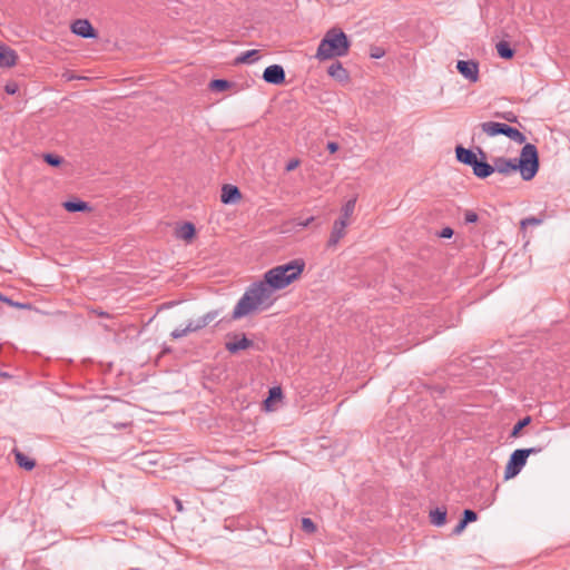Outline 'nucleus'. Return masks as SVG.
Listing matches in <instances>:
<instances>
[{
  "label": "nucleus",
  "mask_w": 570,
  "mask_h": 570,
  "mask_svg": "<svg viewBox=\"0 0 570 570\" xmlns=\"http://www.w3.org/2000/svg\"><path fill=\"white\" fill-rule=\"evenodd\" d=\"M71 31L81 38L85 39H95L97 38V31L94 29L89 20L87 19H77L71 23Z\"/></svg>",
  "instance_id": "7"
},
{
  "label": "nucleus",
  "mask_w": 570,
  "mask_h": 570,
  "mask_svg": "<svg viewBox=\"0 0 570 570\" xmlns=\"http://www.w3.org/2000/svg\"><path fill=\"white\" fill-rule=\"evenodd\" d=\"M188 327H190V333H193V332H197V331H199V330H202V328H204L206 326H205L202 317H198L196 320L189 321L188 322Z\"/></svg>",
  "instance_id": "29"
},
{
  "label": "nucleus",
  "mask_w": 570,
  "mask_h": 570,
  "mask_svg": "<svg viewBox=\"0 0 570 570\" xmlns=\"http://www.w3.org/2000/svg\"><path fill=\"white\" fill-rule=\"evenodd\" d=\"M464 219H465V223L472 224L478 220V215H476V213H474L472 210H466L464 214Z\"/></svg>",
  "instance_id": "35"
},
{
  "label": "nucleus",
  "mask_w": 570,
  "mask_h": 570,
  "mask_svg": "<svg viewBox=\"0 0 570 570\" xmlns=\"http://www.w3.org/2000/svg\"><path fill=\"white\" fill-rule=\"evenodd\" d=\"M541 222H542L541 219L535 218V217H527L521 220V226L522 227H527L529 225L535 226V225H540Z\"/></svg>",
  "instance_id": "33"
},
{
  "label": "nucleus",
  "mask_w": 570,
  "mask_h": 570,
  "mask_svg": "<svg viewBox=\"0 0 570 570\" xmlns=\"http://www.w3.org/2000/svg\"><path fill=\"white\" fill-rule=\"evenodd\" d=\"M440 237L442 238H450L453 236V229L450 228V227H445L441 230V233L439 234Z\"/></svg>",
  "instance_id": "39"
},
{
  "label": "nucleus",
  "mask_w": 570,
  "mask_h": 570,
  "mask_svg": "<svg viewBox=\"0 0 570 570\" xmlns=\"http://www.w3.org/2000/svg\"><path fill=\"white\" fill-rule=\"evenodd\" d=\"M302 528L306 532H314L316 530L314 522L309 518H303Z\"/></svg>",
  "instance_id": "32"
},
{
  "label": "nucleus",
  "mask_w": 570,
  "mask_h": 570,
  "mask_svg": "<svg viewBox=\"0 0 570 570\" xmlns=\"http://www.w3.org/2000/svg\"><path fill=\"white\" fill-rule=\"evenodd\" d=\"M63 208L69 213H79L90 210V206L87 202L80 199L67 200L62 204Z\"/></svg>",
  "instance_id": "16"
},
{
  "label": "nucleus",
  "mask_w": 570,
  "mask_h": 570,
  "mask_svg": "<svg viewBox=\"0 0 570 570\" xmlns=\"http://www.w3.org/2000/svg\"><path fill=\"white\" fill-rule=\"evenodd\" d=\"M4 90L9 95H14L18 91V85L14 82L7 83Z\"/></svg>",
  "instance_id": "36"
},
{
  "label": "nucleus",
  "mask_w": 570,
  "mask_h": 570,
  "mask_svg": "<svg viewBox=\"0 0 570 570\" xmlns=\"http://www.w3.org/2000/svg\"><path fill=\"white\" fill-rule=\"evenodd\" d=\"M327 73L338 81H346L348 79V72L340 61L333 62L328 67Z\"/></svg>",
  "instance_id": "15"
},
{
  "label": "nucleus",
  "mask_w": 570,
  "mask_h": 570,
  "mask_svg": "<svg viewBox=\"0 0 570 570\" xmlns=\"http://www.w3.org/2000/svg\"><path fill=\"white\" fill-rule=\"evenodd\" d=\"M493 167L494 171L503 175L519 170L523 180H531L540 167L538 149L532 144H525L519 158L497 157L493 159Z\"/></svg>",
  "instance_id": "2"
},
{
  "label": "nucleus",
  "mask_w": 570,
  "mask_h": 570,
  "mask_svg": "<svg viewBox=\"0 0 570 570\" xmlns=\"http://www.w3.org/2000/svg\"><path fill=\"white\" fill-rule=\"evenodd\" d=\"M431 522L436 527H442L446 521V510L436 508L430 512Z\"/></svg>",
  "instance_id": "19"
},
{
  "label": "nucleus",
  "mask_w": 570,
  "mask_h": 570,
  "mask_svg": "<svg viewBox=\"0 0 570 570\" xmlns=\"http://www.w3.org/2000/svg\"><path fill=\"white\" fill-rule=\"evenodd\" d=\"M299 166V160L294 158V159H291L287 165H286V170L287 171H292L294 170L295 168H297Z\"/></svg>",
  "instance_id": "38"
},
{
  "label": "nucleus",
  "mask_w": 570,
  "mask_h": 570,
  "mask_svg": "<svg viewBox=\"0 0 570 570\" xmlns=\"http://www.w3.org/2000/svg\"><path fill=\"white\" fill-rule=\"evenodd\" d=\"M259 58V51L256 49H252L248 51H245L236 57L235 63H252L256 61Z\"/></svg>",
  "instance_id": "17"
},
{
  "label": "nucleus",
  "mask_w": 570,
  "mask_h": 570,
  "mask_svg": "<svg viewBox=\"0 0 570 570\" xmlns=\"http://www.w3.org/2000/svg\"><path fill=\"white\" fill-rule=\"evenodd\" d=\"M190 333V327H188V324L186 325V327L184 328H175L171 333H170V336L174 338V340H178V338H181L186 335H188Z\"/></svg>",
  "instance_id": "28"
},
{
  "label": "nucleus",
  "mask_w": 570,
  "mask_h": 570,
  "mask_svg": "<svg viewBox=\"0 0 570 570\" xmlns=\"http://www.w3.org/2000/svg\"><path fill=\"white\" fill-rule=\"evenodd\" d=\"M507 124L504 122H495V121H487L480 125L482 131L490 137H494L498 135H504L507 129Z\"/></svg>",
  "instance_id": "12"
},
{
  "label": "nucleus",
  "mask_w": 570,
  "mask_h": 570,
  "mask_svg": "<svg viewBox=\"0 0 570 570\" xmlns=\"http://www.w3.org/2000/svg\"><path fill=\"white\" fill-rule=\"evenodd\" d=\"M220 314L219 309H213L206 313L205 315L200 316L205 326L209 325L212 322H214Z\"/></svg>",
  "instance_id": "27"
},
{
  "label": "nucleus",
  "mask_w": 570,
  "mask_h": 570,
  "mask_svg": "<svg viewBox=\"0 0 570 570\" xmlns=\"http://www.w3.org/2000/svg\"><path fill=\"white\" fill-rule=\"evenodd\" d=\"M497 51H498V55L502 58V59H512L515 51L514 49L510 46V43L508 41H500L497 43Z\"/></svg>",
  "instance_id": "18"
},
{
  "label": "nucleus",
  "mask_w": 570,
  "mask_h": 570,
  "mask_svg": "<svg viewBox=\"0 0 570 570\" xmlns=\"http://www.w3.org/2000/svg\"><path fill=\"white\" fill-rule=\"evenodd\" d=\"M472 169H473V174L478 178H482V179L489 177L490 175H492L494 173L493 165H490L487 161L479 160V159L472 166Z\"/></svg>",
  "instance_id": "14"
},
{
  "label": "nucleus",
  "mask_w": 570,
  "mask_h": 570,
  "mask_svg": "<svg viewBox=\"0 0 570 570\" xmlns=\"http://www.w3.org/2000/svg\"><path fill=\"white\" fill-rule=\"evenodd\" d=\"M229 341L225 343V348L230 354H236L239 351L247 350L254 346V342L246 337L245 334H229Z\"/></svg>",
  "instance_id": "5"
},
{
  "label": "nucleus",
  "mask_w": 570,
  "mask_h": 570,
  "mask_svg": "<svg viewBox=\"0 0 570 570\" xmlns=\"http://www.w3.org/2000/svg\"><path fill=\"white\" fill-rule=\"evenodd\" d=\"M195 235V226L191 223H184L178 229V237L190 239Z\"/></svg>",
  "instance_id": "23"
},
{
  "label": "nucleus",
  "mask_w": 570,
  "mask_h": 570,
  "mask_svg": "<svg viewBox=\"0 0 570 570\" xmlns=\"http://www.w3.org/2000/svg\"><path fill=\"white\" fill-rule=\"evenodd\" d=\"M383 56V52L375 51V53H372V57L374 58H381Z\"/></svg>",
  "instance_id": "42"
},
{
  "label": "nucleus",
  "mask_w": 570,
  "mask_h": 570,
  "mask_svg": "<svg viewBox=\"0 0 570 570\" xmlns=\"http://www.w3.org/2000/svg\"><path fill=\"white\" fill-rule=\"evenodd\" d=\"M17 53L7 46H0V67H13L17 62Z\"/></svg>",
  "instance_id": "13"
},
{
  "label": "nucleus",
  "mask_w": 570,
  "mask_h": 570,
  "mask_svg": "<svg viewBox=\"0 0 570 570\" xmlns=\"http://www.w3.org/2000/svg\"><path fill=\"white\" fill-rule=\"evenodd\" d=\"M479 154L482 156V158H485V154L481 148H478Z\"/></svg>",
  "instance_id": "45"
},
{
  "label": "nucleus",
  "mask_w": 570,
  "mask_h": 570,
  "mask_svg": "<svg viewBox=\"0 0 570 570\" xmlns=\"http://www.w3.org/2000/svg\"><path fill=\"white\" fill-rule=\"evenodd\" d=\"M347 225L348 223H345L344 220L336 219L334 222L330 238L327 240L328 248L335 247L340 243V240L345 236Z\"/></svg>",
  "instance_id": "9"
},
{
  "label": "nucleus",
  "mask_w": 570,
  "mask_h": 570,
  "mask_svg": "<svg viewBox=\"0 0 570 570\" xmlns=\"http://www.w3.org/2000/svg\"><path fill=\"white\" fill-rule=\"evenodd\" d=\"M326 148H327V150H328L330 153H332V154H333V153L337 151V149H338V144H337V142H335V141H328V142H327V145H326Z\"/></svg>",
  "instance_id": "40"
},
{
  "label": "nucleus",
  "mask_w": 570,
  "mask_h": 570,
  "mask_svg": "<svg viewBox=\"0 0 570 570\" xmlns=\"http://www.w3.org/2000/svg\"><path fill=\"white\" fill-rule=\"evenodd\" d=\"M455 155H456V159L460 163H462L466 166H470V167H472L475 164V161L478 160V157L473 150L464 148L462 146H458L455 148Z\"/></svg>",
  "instance_id": "11"
},
{
  "label": "nucleus",
  "mask_w": 570,
  "mask_h": 570,
  "mask_svg": "<svg viewBox=\"0 0 570 570\" xmlns=\"http://www.w3.org/2000/svg\"><path fill=\"white\" fill-rule=\"evenodd\" d=\"M0 299H2V295L0 294Z\"/></svg>",
  "instance_id": "46"
},
{
  "label": "nucleus",
  "mask_w": 570,
  "mask_h": 570,
  "mask_svg": "<svg viewBox=\"0 0 570 570\" xmlns=\"http://www.w3.org/2000/svg\"><path fill=\"white\" fill-rule=\"evenodd\" d=\"M383 56V52L375 51V53H372V57L374 58H381Z\"/></svg>",
  "instance_id": "41"
},
{
  "label": "nucleus",
  "mask_w": 570,
  "mask_h": 570,
  "mask_svg": "<svg viewBox=\"0 0 570 570\" xmlns=\"http://www.w3.org/2000/svg\"><path fill=\"white\" fill-rule=\"evenodd\" d=\"M456 69L466 80L471 82L479 80V63L475 60H459Z\"/></svg>",
  "instance_id": "6"
},
{
  "label": "nucleus",
  "mask_w": 570,
  "mask_h": 570,
  "mask_svg": "<svg viewBox=\"0 0 570 570\" xmlns=\"http://www.w3.org/2000/svg\"><path fill=\"white\" fill-rule=\"evenodd\" d=\"M504 136H507L508 138L518 144H523L527 139L525 136L520 130L509 125L507 126Z\"/></svg>",
  "instance_id": "22"
},
{
  "label": "nucleus",
  "mask_w": 570,
  "mask_h": 570,
  "mask_svg": "<svg viewBox=\"0 0 570 570\" xmlns=\"http://www.w3.org/2000/svg\"><path fill=\"white\" fill-rule=\"evenodd\" d=\"M242 198L240 190L237 186L226 184L222 188L220 200L223 204H236Z\"/></svg>",
  "instance_id": "10"
},
{
  "label": "nucleus",
  "mask_w": 570,
  "mask_h": 570,
  "mask_svg": "<svg viewBox=\"0 0 570 570\" xmlns=\"http://www.w3.org/2000/svg\"><path fill=\"white\" fill-rule=\"evenodd\" d=\"M43 159L48 165H50L52 167H58L62 164V158L60 156L53 155V154H46L43 156Z\"/></svg>",
  "instance_id": "26"
},
{
  "label": "nucleus",
  "mask_w": 570,
  "mask_h": 570,
  "mask_svg": "<svg viewBox=\"0 0 570 570\" xmlns=\"http://www.w3.org/2000/svg\"><path fill=\"white\" fill-rule=\"evenodd\" d=\"M177 509L180 511L183 509L181 502L179 500H176Z\"/></svg>",
  "instance_id": "44"
},
{
  "label": "nucleus",
  "mask_w": 570,
  "mask_h": 570,
  "mask_svg": "<svg viewBox=\"0 0 570 570\" xmlns=\"http://www.w3.org/2000/svg\"><path fill=\"white\" fill-rule=\"evenodd\" d=\"M282 396V390L281 387H272L269 390V396L268 399L265 400V404H266V407H269V402L271 400L275 399V397H281Z\"/></svg>",
  "instance_id": "30"
},
{
  "label": "nucleus",
  "mask_w": 570,
  "mask_h": 570,
  "mask_svg": "<svg viewBox=\"0 0 570 570\" xmlns=\"http://www.w3.org/2000/svg\"><path fill=\"white\" fill-rule=\"evenodd\" d=\"M466 525H468V523H465L464 520L461 519L459 521V523L455 525V528L453 529V533L460 534L465 529Z\"/></svg>",
  "instance_id": "37"
},
{
  "label": "nucleus",
  "mask_w": 570,
  "mask_h": 570,
  "mask_svg": "<svg viewBox=\"0 0 570 570\" xmlns=\"http://www.w3.org/2000/svg\"><path fill=\"white\" fill-rule=\"evenodd\" d=\"M263 79L267 83L281 85L285 81V71L281 65H271L265 68Z\"/></svg>",
  "instance_id": "8"
},
{
  "label": "nucleus",
  "mask_w": 570,
  "mask_h": 570,
  "mask_svg": "<svg viewBox=\"0 0 570 570\" xmlns=\"http://www.w3.org/2000/svg\"><path fill=\"white\" fill-rule=\"evenodd\" d=\"M356 199L352 198L348 199L341 209V217L340 220H344L345 223H348L350 217L354 213L355 209Z\"/></svg>",
  "instance_id": "20"
},
{
  "label": "nucleus",
  "mask_w": 570,
  "mask_h": 570,
  "mask_svg": "<svg viewBox=\"0 0 570 570\" xmlns=\"http://www.w3.org/2000/svg\"><path fill=\"white\" fill-rule=\"evenodd\" d=\"M465 523L474 522L478 519L476 513L473 510L465 509L463 511V518Z\"/></svg>",
  "instance_id": "31"
},
{
  "label": "nucleus",
  "mask_w": 570,
  "mask_h": 570,
  "mask_svg": "<svg viewBox=\"0 0 570 570\" xmlns=\"http://www.w3.org/2000/svg\"><path fill=\"white\" fill-rule=\"evenodd\" d=\"M0 377H7V379H9V377H10V375H9L8 373H6V372H1V371H0Z\"/></svg>",
  "instance_id": "43"
},
{
  "label": "nucleus",
  "mask_w": 570,
  "mask_h": 570,
  "mask_svg": "<svg viewBox=\"0 0 570 570\" xmlns=\"http://www.w3.org/2000/svg\"><path fill=\"white\" fill-rule=\"evenodd\" d=\"M16 462L20 468H23L28 471L32 470L36 465V462L28 456H26L23 453L16 451L14 452Z\"/></svg>",
  "instance_id": "21"
},
{
  "label": "nucleus",
  "mask_w": 570,
  "mask_h": 570,
  "mask_svg": "<svg viewBox=\"0 0 570 570\" xmlns=\"http://www.w3.org/2000/svg\"><path fill=\"white\" fill-rule=\"evenodd\" d=\"M542 451V448H528V449H518L512 452L508 464L504 470V479L509 480L517 476L523 466L527 463V460L530 454H537Z\"/></svg>",
  "instance_id": "4"
},
{
  "label": "nucleus",
  "mask_w": 570,
  "mask_h": 570,
  "mask_svg": "<svg viewBox=\"0 0 570 570\" xmlns=\"http://www.w3.org/2000/svg\"><path fill=\"white\" fill-rule=\"evenodd\" d=\"M313 222H314V217H313V216H311V217H308V218H306V219H304V220H302V219H295V220H294V225H295L296 227L305 228V227L309 226V224H312Z\"/></svg>",
  "instance_id": "34"
},
{
  "label": "nucleus",
  "mask_w": 570,
  "mask_h": 570,
  "mask_svg": "<svg viewBox=\"0 0 570 570\" xmlns=\"http://www.w3.org/2000/svg\"><path fill=\"white\" fill-rule=\"evenodd\" d=\"M304 268L303 259H293L268 269L262 281L253 283L245 291L234 307L232 318L239 320L252 313L271 308L275 302L274 292L283 289L296 281Z\"/></svg>",
  "instance_id": "1"
},
{
  "label": "nucleus",
  "mask_w": 570,
  "mask_h": 570,
  "mask_svg": "<svg viewBox=\"0 0 570 570\" xmlns=\"http://www.w3.org/2000/svg\"><path fill=\"white\" fill-rule=\"evenodd\" d=\"M531 422L530 416H525L522 420H520L512 429L511 436H518L521 430L527 426Z\"/></svg>",
  "instance_id": "24"
},
{
  "label": "nucleus",
  "mask_w": 570,
  "mask_h": 570,
  "mask_svg": "<svg viewBox=\"0 0 570 570\" xmlns=\"http://www.w3.org/2000/svg\"><path fill=\"white\" fill-rule=\"evenodd\" d=\"M210 88L216 91H224L229 88V82L225 79H215L210 82Z\"/></svg>",
  "instance_id": "25"
},
{
  "label": "nucleus",
  "mask_w": 570,
  "mask_h": 570,
  "mask_svg": "<svg viewBox=\"0 0 570 570\" xmlns=\"http://www.w3.org/2000/svg\"><path fill=\"white\" fill-rule=\"evenodd\" d=\"M347 36L337 28L330 29L321 40L315 57L323 61L335 57H343L348 52Z\"/></svg>",
  "instance_id": "3"
}]
</instances>
